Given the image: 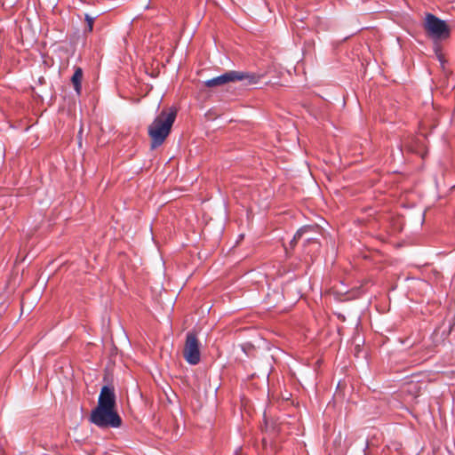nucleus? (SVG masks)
<instances>
[{"label":"nucleus","instance_id":"9b49d317","mask_svg":"<svg viewBox=\"0 0 455 455\" xmlns=\"http://www.w3.org/2000/svg\"><path fill=\"white\" fill-rule=\"evenodd\" d=\"M306 243H313V244H315L317 246L320 245L318 240L316 238H312V237H308L305 240Z\"/></svg>","mask_w":455,"mask_h":455},{"label":"nucleus","instance_id":"20e7f679","mask_svg":"<svg viewBox=\"0 0 455 455\" xmlns=\"http://www.w3.org/2000/svg\"><path fill=\"white\" fill-rule=\"evenodd\" d=\"M201 343L195 331H190L186 334V340L183 348V357L191 365L197 364L201 360Z\"/></svg>","mask_w":455,"mask_h":455},{"label":"nucleus","instance_id":"ddd939ff","mask_svg":"<svg viewBox=\"0 0 455 455\" xmlns=\"http://www.w3.org/2000/svg\"><path fill=\"white\" fill-rule=\"evenodd\" d=\"M285 400H288V397H287V395H284V397H283Z\"/></svg>","mask_w":455,"mask_h":455},{"label":"nucleus","instance_id":"f8f14e48","mask_svg":"<svg viewBox=\"0 0 455 455\" xmlns=\"http://www.w3.org/2000/svg\"><path fill=\"white\" fill-rule=\"evenodd\" d=\"M285 400H288V397H287V395H284V397H283Z\"/></svg>","mask_w":455,"mask_h":455},{"label":"nucleus","instance_id":"1a4fd4ad","mask_svg":"<svg viewBox=\"0 0 455 455\" xmlns=\"http://www.w3.org/2000/svg\"><path fill=\"white\" fill-rule=\"evenodd\" d=\"M315 229L314 226H304L300 228L296 234L294 235L292 240L291 241V245L294 246L297 242L303 236V235L308 231H312Z\"/></svg>","mask_w":455,"mask_h":455},{"label":"nucleus","instance_id":"f03ea898","mask_svg":"<svg viewBox=\"0 0 455 455\" xmlns=\"http://www.w3.org/2000/svg\"><path fill=\"white\" fill-rule=\"evenodd\" d=\"M89 420L100 428H117L122 426V419L116 408L96 406L91 412Z\"/></svg>","mask_w":455,"mask_h":455},{"label":"nucleus","instance_id":"7ed1b4c3","mask_svg":"<svg viewBox=\"0 0 455 455\" xmlns=\"http://www.w3.org/2000/svg\"><path fill=\"white\" fill-rule=\"evenodd\" d=\"M423 28L427 35L435 41L444 40L451 36V28L446 21L432 13L426 14Z\"/></svg>","mask_w":455,"mask_h":455},{"label":"nucleus","instance_id":"9d476101","mask_svg":"<svg viewBox=\"0 0 455 455\" xmlns=\"http://www.w3.org/2000/svg\"><path fill=\"white\" fill-rule=\"evenodd\" d=\"M94 20L95 18L90 16L89 14L84 15V20L86 21V28L84 29V33L92 31Z\"/></svg>","mask_w":455,"mask_h":455},{"label":"nucleus","instance_id":"423d86ee","mask_svg":"<svg viewBox=\"0 0 455 455\" xmlns=\"http://www.w3.org/2000/svg\"><path fill=\"white\" fill-rule=\"evenodd\" d=\"M263 76L262 74L233 70L234 82L241 81L245 86L258 84Z\"/></svg>","mask_w":455,"mask_h":455},{"label":"nucleus","instance_id":"f257e3e1","mask_svg":"<svg viewBox=\"0 0 455 455\" xmlns=\"http://www.w3.org/2000/svg\"><path fill=\"white\" fill-rule=\"evenodd\" d=\"M177 109L170 108L163 109L148 126V132L151 139V148L155 149L160 147L172 131V127L176 120Z\"/></svg>","mask_w":455,"mask_h":455},{"label":"nucleus","instance_id":"39448f33","mask_svg":"<svg viewBox=\"0 0 455 455\" xmlns=\"http://www.w3.org/2000/svg\"><path fill=\"white\" fill-rule=\"evenodd\" d=\"M96 406L116 408V396L113 385H105L101 387Z\"/></svg>","mask_w":455,"mask_h":455},{"label":"nucleus","instance_id":"0eeeda50","mask_svg":"<svg viewBox=\"0 0 455 455\" xmlns=\"http://www.w3.org/2000/svg\"><path fill=\"white\" fill-rule=\"evenodd\" d=\"M234 82L233 79V70L228 71L219 76L213 77L204 82L205 86L207 87H214L222 85L227 83Z\"/></svg>","mask_w":455,"mask_h":455},{"label":"nucleus","instance_id":"6e6552de","mask_svg":"<svg viewBox=\"0 0 455 455\" xmlns=\"http://www.w3.org/2000/svg\"><path fill=\"white\" fill-rule=\"evenodd\" d=\"M74 74L73 76H71V83L74 86V89L76 92L77 95H81V92H82V80H83V76H84V72H83V69L82 68L80 67H74Z\"/></svg>","mask_w":455,"mask_h":455}]
</instances>
